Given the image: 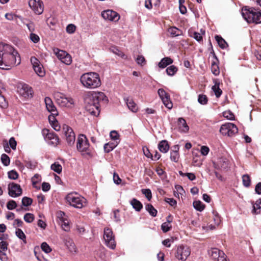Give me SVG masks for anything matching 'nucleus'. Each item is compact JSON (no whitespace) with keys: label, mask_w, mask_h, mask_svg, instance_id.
<instances>
[{"label":"nucleus","mask_w":261,"mask_h":261,"mask_svg":"<svg viewBox=\"0 0 261 261\" xmlns=\"http://www.w3.org/2000/svg\"><path fill=\"white\" fill-rule=\"evenodd\" d=\"M17 205L16 202L13 200H9L7 203V207L9 210L15 209Z\"/></svg>","instance_id":"51"},{"label":"nucleus","mask_w":261,"mask_h":261,"mask_svg":"<svg viewBox=\"0 0 261 261\" xmlns=\"http://www.w3.org/2000/svg\"><path fill=\"white\" fill-rule=\"evenodd\" d=\"M8 177L11 179H16L18 177V173L14 170H12L8 172Z\"/></svg>","instance_id":"50"},{"label":"nucleus","mask_w":261,"mask_h":261,"mask_svg":"<svg viewBox=\"0 0 261 261\" xmlns=\"http://www.w3.org/2000/svg\"><path fill=\"white\" fill-rule=\"evenodd\" d=\"M210 151V149L207 146H202L200 149L201 153L203 155H206Z\"/></svg>","instance_id":"62"},{"label":"nucleus","mask_w":261,"mask_h":261,"mask_svg":"<svg viewBox=\"0 0 261 261\" xmlns=\"http://www.w3.org/2000/svg\"><path fill=\"white\" fill-rule=\"evenodd\" d=\"M50 189V185L49 183L43 182L42 184V190L44 192H47Z\"/></svg>","instance_id":"63"},{"label":"nucleus","mask_w":261,"mask_h":261,"mask_svg":"<svg viewBox=\"0 0 261 261\" xmlns=\"http://www.w3.org/2000/svg\"><path fill=\"white\" fill-rule=\"evenodd\" d=\"M214 82L215 83V85L212 87V89L213 91L214 92L216 97L218 98L221 95V94L222 93V91L219 88V85H220L219 81L218 80H215L214 81Z\"/></svg>","instance_id":"23"},{"label":"nucleus","mask_w":261,"mask_h":261,"mask_svg":"<svg viewBox=\"0 0 261 261\" xmlns=\"http://www.w3.org/2000/svg\"><path fill=\"white\" fill-rule=\"evenodd\" d=\"M130 204L133 207L137 212H140L142 207L143 205L141 202L136 198H133L130 201Z\"/></svg>","instance_id":"25"},{"label":"nucleus","mask_w":261,"mask_h":261,"mask_svg":"<svg viewBox=\"0 0 261 261\" xmlns=\"http://www.w3.org/2000/svg\"><path fill=\"white\" fill-rule=\"evenodd\" d=\"M243 184L245 187H249L250 186L251 179L248 174H244L242 176Z\"/></svg>","instance_id":"37"},{"label":"nucleus","mask_w":261,"mask_h":261,"mask_svg":"<svg viewBox=\"0 0 261 261\" xmlns=\"http://www.w3.org/2000/svg\"><path fill=\"white\" fill-rule=\"evenodd\" d=\"M136 61L138 65H141V66L146 64V60L144 57L142 55L138 56L136 59Z\"/></svg>","instance_id":"48"},{"label":"nucleus","mask_w":261,"mask_h":261,"mask_svg":"<svg viewBox=\"0 0 261 261\" xmlns=\"http://www.w3.org/2000/svg\"><path fill=\"white\" fill-rule=\"evenodd\" d=\"M145 209L152 217H155L156 216L157 210L154 208L152 204H147L145 205Z\"/></svg>","instance_id":"30"},{"label":"nucleus","mask_w":261,"mask_h":261,"mask_svg":"<svg viewBox=\"0 0 261 261\" xmlns=\"http://www.w3.org/2000/svg\"><path fill=\"white\" fill-rule=\"evenodd\" d=\"M124 100L126 103L128 108L133 112H136L138 111V107L134 102L133 100L130 97H125Z\"/></svg>","instance_id":"20"},{"label":"nucleus","mask_w":261,"mask_h":261,"mask_svg":"<svg viewBox=\"0 0 261 261\" xmlns=\"http://www.w3.org/2000/svg\"><path fill=\"white\" fill-rule=\"evenodd\" d=\"M18 92L24 98L32 97L33 90L31 87L27 84H23L18 88Z\"/></svg>","instance_id":"16"},{"label":"nucleus","mask_w":261,"mask_h":261,"mask_svg":"<svg viewBox=\"0 0 261 261\" xmlns=\"http://www.w3.org/2000/svg\"><path fill=\"white\" fill-rule=\"evenodd\" d=\"M113 52L118 56L121 57L122 59H126L127 56L125 55L122 51L120 50L118 48L114 47L112 49Z\"/></svg>","instance_id":"47"},{"label":"nucleus","mask_w":261,"mask_h":261,"mask_svg":"<svg viewBox=\"0 0 261 261\" xmlns=\"http://www.w3.org/2000/svg\"><path fill=\"white\" fill-rule=\"evenodd\" d=\"M31 62L33 67L40 65L39 61L35 57H31Z\"/></svg>","instance_id":"64"},{"label":"nucleus","mask_w":261,"mask_h":261,"mask_svg":"<svg viewBox=\"0 0 261 261\" xmlns=\"http://www.w3.org/2000/svg\"><path fill=\"white\" fill-rule=\"evenodd\" d=\"M90 144L86 135L80 134L77 138L76 148L80 152H86L88 155L90 154L89 149Z\"/></svg>","instance_id":"7"},{"label":"nucleus","mask_w":261,"mask_h":261,"mask_svg":"<svg viewBox=\"0 0 261 261\" xmlns=\"http://www.w3.org/2000/svg\"><path fill=\"white\" fill-rule=\"evenodd\" d=\"M242 15L248 23H261V10L259 9L244 6L242 9Z\"/></svg>","instance_id":"4"},{"label":"nucleus","mask_w":261,"mask_h":261,"mask_svg":"<svg viewBox=\"0 0 261 261\" xmlns=\"http://www.w3.org/2000/svg\"><path fill=\"white\" fill-rule=\"evenodd\" d=\"M21 202L23 206H28L32 204L33 200L32 198L25 196L22 198Z\"/></svg>","instance_id":"43"},{"label":"nucleus","mask_w":261,"mask_h":261,"mask_svg":"<svg viewBox=\"0 0 261 261\" xmlns=\"http://www.w3.org/2000/svg\"><path fill=\"white\" fill-rule=\"evenodd\" d=\"M142 193L144 194L148 200L150 201L152 198L151 191L149 189H143L141 190Z\"/></svg>","instance_id":"46"},{"label":"nucleus","mask_w":261,"mask_h":261,"mask_svg":"<svg viewBox=\"0 0 261 261\" xmlns=\"http://www.w3.org/2000/svg\"><path fill=\"white\" fill-rule=\"evenodd\" d=\"M25 166L29 169H34L36 167V163L32 161H25Z\"/></svg>","instance_id":"57"},{"label":"nucleus","mask_w":261,"mask_h":261,"mask_svg":"<svg viewBox=\"0 0 261 261\" xmlns=\"http://www.w3.org/2000/svg\"><path fill=\"white\" fill-rule=\"evenodd\" d=\"M61 103L62 106H67L68 104L72 105L74 103L73 99L70 97H65L63 96L61 97Z\"/></svg>","instance_id":"31"},{"label":"nucleus","mask_w":261,"mask_h":261,"mask_svg":"<svg viewBox=\"0 0 261 261\" xmlns=\"http://www.w3.org/2000/svg\"><path fill=\"white\" fill-rule=\"evenodd\" d=\"M171 225L168 223L164 222L161 225V229L164 232H167L171 230Z\"/></svg>","instance_id":"56"},{"label":"nucleus","mask_w":261,"mask_h":261,"mask_svg":"<svg viewBox=\"0 0 261 261\" xmlns=\"http://www.w3.org/2000/svg\"><path fill=\"white\" fill-rule=\"evenodd\" d=\"M44 102L46 109L49 112L54 115H58L56 108L50 97H46L44 98Z\"/></svg>","instance_id":"17"},{"label":"nucleus","mask_w":261,"mask_h":261,"mask_svg":"<svg viewBox=\"0 0 261 261\" xmlns=\"http://www.w3.org/2000/svg\"><path fill=\"white\" fill-rule=\"evenodd\" d=\"M238 129L237 126L232 123H227L221 125L220 132L224 136L231 137L237 134Z\"/></svg>","instance_id":"8"},{"label":"nucleus","mask_w":261,"mask_h":261,"mask_svg":"<svg viewBox=\"0 0 261 261\" xmlns=\"http://www.w3.org/2000/svg\"><path fill=\"white\" fill-rule=\"evenodd\" d=\"M62 223L61 224V227L62 229L65 231H69L70 230V226L69 224V222L67 220L62 218Z\"/></svg>","instance_id":"44"},{"label":"nucleus","mask_w":261,"mask_h":261,"mask_svg":"<svg viewBox=\"0 0 261 261\" xmlns=\"http://www.w3.org/2000/svg\"><path fill=\"white\" fill-rule=\"evenodd\" d=\"M3 147L5 150V151L8 153H10L11 151V148L9 146L8 143V141H7V140L4 139L3 141Z\"/></svg>","instance_id":"58"},{"label":"nucleus","mask_w":261,"mask_h":261,"mask_svg":"<svg viewBox=\"0 0 261 261\" xmlns=\"http://www.w3.org/2000/svg\"><path fill=\"white\" fill-rule=\"evenodd\" d=\"M177 125L178 130L182 133H187L189 130V127L187 125L185 119L183 118H179L177 120Z\"/></svg>","instance_id":"18"},{"label":"nucleus","mask_w":261,"mask_h":261,"mask_svg":"<svg viewBox=\"0 0 261 261\" xmlns=\"http://www.w3.org/2000/svg\"><path fill=\"white\" fill-rule=\"evenodd\" d=\"M178 68L174 65H171L167 68L166 72L169 76H173L177 71Z\"/></svg>","instance_id":"32"},{"label":"nucleus","mask_w":261,"mask_h":261,"mask_svg":"<svg viewBox=\"0 0 261 261\" xmlns=\"http://www.w3.org/2000/svg\"><path fill=\"white\" fill-rule=\"evenodd\" d=\"M8 194L11 197H17L22 193V190L20 186L13 182H10L8 186Z\"/></svg>","instance_id":"11"},{"label":"nucleus","mask_w":261,"mask_h":261,"mask_svg":"<svg viewBox=\"0 0 261 261\" xmlns=\"http://www.w3.org/2000/svg\"><path fill=\"white\" fill-rule=\"evenodd\" d=\"M54 52L56 55L57 58L61 61L65 55L67 53L65 51L60 50L58 48L54 49Z\"/></svg>","instance_id":"39"},{"label":"nucleus","mask_w":261,"mask_h":261,"mask_svg":"<svg viewBox=\"0 0 261 261\" xmlns=\"http://www.w3.org/2000/svg\"><path fill=\"white\" fill-rule=\"evenodd\" d=\"M191 254V249L187 245H180L177 247L175 257L180 261H186Z\"/></svg>","instance_id":"6"},{"label":"nucleus","mask_w":261,"mask_h":261,"mask_svg":"<svg viewBox=\"0 0 261 261\" xmlns=\"http://www.w3.org/2000/svg\"><path fill=\"white\" fill-rule=\"evenodd\" d=\"M209 254L214 259H217L220 254H224V252L217 248H212L209 251Z\"/></svg>","instance_id":"26"},{"label":"nucleus","mask_w":261,"mask_h":261,"mask_svg":"<svg viewBox=\"0 0 261 261\" xmlns=\"http://www.w3.org/2000/svg\"><path fill=\"white\" fill-rule=\"evenodd\" d=\"M63 130L67 144L69 146L73 145L75 140V135L73 129L68 125H66L63 127Z\"/></svg>","instance_id":"13"},{"label":"nucleus","mask_w":261,"mask_h":261,"mask_svg":"<svg viewBox=\"0 0 261 261\" xmlns=\"http://www.w3.org/2000/svg\"><path fill=\"white\" fill-rule=\"evenodd\" d=\"M110 137L112 140L115 141L116 142L119 141V135L116 130H112L110 134ZM119 141H118L119 142Z\"/></svg>","instance_id":"49"},{"label":"nucleus","mask_w":261,"mask_h":261,"mask_svg":"<svg viewBox=\"0 0 261 261\" xmlns=\"http://www.w3.org/2000/svg\"><path fill=\"white\" fill-rule=\"evenodd\" d=\"M108 101L105 94L101 92L87 93L84 97L85 110L91 115L97 116L100 113L99 102Z\"/></svg>","instance_id":"2"},{"label":"nucleus","mask_w":261,"mask_h":261,"mask_svg":"<svg viewBox=\"0 0 261 261\" xmlns=\"http://www.w3.org/2000/svg\"><path fill=\"white\" fill-rule=\"evenodd\" d=\"M118 144V142L116 143H108L105 144L103 148L106 152L109 153L113 150Z\"/></svg>","instance_id":"29"},{"label":"nucleus","mask_w":261,"mask_h":261,"mask_svg":"<svg viewBox=\"0 0 261 261\" xmlns=\"http://www.w3.org/2000/svg\"><path fill=\"white\" fill-rule=\"evenodd\" d=\"M179 155L178 152L171 151L170 152V159L171 161L176 163L178 161Z\"/></svg>","instance_id":"52"},{"label":"nucleus","mask_w":261,"mask_h":261,"mask_svg":"<svg viewBox=\"0 0 261 261\" xmlns=\"http://www.w3.org/2000/svg\"><path fill=\"white\" fill-rule=\"evenodd\" d=\"M83 86L88 89H95L100 86L101 83L99 74L94 72L83 74L80 78Z\"/></svg>","instance_id":"3"},{"label":"nucleus","mask_w":261,"mask_h":261,"mask_svg":"<svg viewBox=\"0 0 261 261\" xmlns=\"http://www.w3.org/2000/svg\"><path fill=\"white\" fill-rule=\"evenodd\" d=\"M103 239L106 245L109 248L114 249L116 247L114 236L113 231L109 228H106L104 229Z\"/></svg>","instance_id":"9"},{"label":"nucleus","mask_w":261,"mask_h":261,"mask_svg":"<svg viewBox=\"0 0 261 261\" xmlns=\"http://www.w3.org/2000/svg\"><path fill=\"white\" fill-rule=\"evenodd\" d=\"M101 16L105 20L117 21L120 18V15L115 11L111 10L103 11L101 12Z\"/></svg>","instance_id":"14"},{"label":"nucleus","mask_w":261,"mask_h":261,"mask_svg":"<svg viewBox=\"0 0 261 261\" xmlns=\"http://www.w3.org/2000/svg\"><path fill=\"white\" fill-rule=\"evenodd\" d=\"M158 93L165 107L169 109H171L173 105L170 99L169 94L163 89H159Z\"/></svg>","instance_id":"15"},{"label":"nucleus","mask_w":261,"mask_h":261,"mask_svg":"<svg viewBox=\"0 0 261 261\" xmlns=\"http://www.w3.org/2000/svg\"><path fill=\"white\" fill-rule=\"evenodd\" d=\"M168 32L170 34L172 37L178 36L180 35L181 31L176 27H171L168 29Z\"/></svg>","instance_id":"36"},{"label":"nucleus","mask_w":261,"mask_h":261,"mask_svg":"<svg viewBox=\"0 0 261 261\" xmlns=\"http://www.w3.org/2000/svg\"><path fill=\"white\" fill-rule=\"evenodd\" d=\"M30 38L31 41L35 43H38L40 40V38L38 35L33 33L30 34Z\"/></svg>","instance_id":"59"},{"label":"nucleus","mask_w":261,"mask_h":261,"mask_svg":"<svg viewBox=\"0 0 261 261\" xmlns=\"http://www.w3.org/2000/svg\"><path fill=\"white\" fill-rule=\"evenodd\" d=\"M1 161L3 165L5 166H7L10 164V158L8 155L5 153H3L1 155Z\"/></svg>","instance_id":"41"},{"label":"nucleus","mask_w":261,"mask_h":261,"mask_svg":"<svg viewBox=\"0 0 261 261\" xmlns=\"http://www.w3.org/2000/svg\"><path fill=\"white\" fill-rule=\"evenodd\" d=\"M64 242L65 245L71 252H75L76 247L73 241L69 238L64 239Z\"/></svg>","instance_id":"24"},{"label":"nucleus","mask_w":261,"mask_h":261,"mask_svg":"<svg viewBox=\"0 0 261 261\" xmlns=\"http://www.w3.org/2000/svg\"><path fill=\"white\" fill-rule=\"evenodd\" d=\"M42 134L45 139L49 141L48 144L56 146L59 143V138L54 133H50L48 129L44 128L42 129Z\"/></svg>","instance_id":"10"},{"label":"nucleus","mask_w":261,"mask_h":261,"mask_svg":"<svg viewBox=\"0 0 261 261\" xmlns=\"http://www.w3.org/2000/svg\"><path fill=\"white\" fill-rule=\"evenodd\" d=\"M213 58L214 59V60L213 61V62H212L211 70H212V73L215 75H218L220 73L219 67V66L218 64L219 61H218V59L216 54L214 52V51H213Z\"/></svg>","instance_id":"19"},{"label":"nucleus","mask_w":261,"mask_h":261,"mask_svg":"<svg viewBox=\"0 0 261 261\" xmlns=\"http://www.w3.org/2000/svg\"><path fill=\"white\" fill-rule=\"evenodd\" d=\"M21 63L20 57L11 45L0 43V68L9 70Z\"/></svg>","instance_id":"1"},{"label":"nucleus","mask_w":261,"mask_h":261,"mask_svg":"<svg viewBox=\"0 0 261 261\" xmlns=\"http://www.w3.org/2000/svg\"><path fill=\"white\" fill-rule=\"evenodd\" d=\"M23 219L26 222L30 223L34 220L35 216L32 213H27L24 215Z\"/></svg>","instance_id":"40"},{"label":"nucleus","mask_w":261,"mask_h":261,"mask_svg":"<svg viewBox=\"0 0 261 261\" xmlns=\"http://www.w3.org/2000/svg\"><path fill=\"white\" fill-rule=\"evenodd\" d=\"M159 150L163 153H166L169 149V145L167 140H162L158 144Z\"/></svg>","instance_id":"22"},{"label":"nucleus","mask_w":261,"mask_h":261,"mask_svg":"<svg viewBox=\"0 0 261 261\" xmlns=\"http://www.w3.org/2000/svg\"><path fill=\"white\" fill-rule=\"evenodd\" d=\"M208 99L207 96L204 94H199L198 95V101L201 105H205L207 104Z\"/></svg>","instance_id":"42"},{"label":"nucleus","mask_w":261,"mask_h":261,"mask_svg":"<svg viewBox=\"0 0 261 261\" xmlns=\"http://www.w3.org/2000/svg\"><path fill=\"white\" fill-rule=\"evenodd\" d=\"M173 62V60L170 57H164L161 59L158 63V66L161 69L166 68L167 66L171 65Z\"/></svg>","instance_id":"21"},{"label":"nucleus","mask_w":261,"mask_h":261,"mask_svg":"<svg viewBox=\"0 0 261 261\" xmlns=\"http://www.w3.org/2000/svg\"><path fill=\"white\" fill-rule=\"evenodd\" d=\"M261 212V199L257 200L253 205L252 213L253 214H260Z\"/></svg>","instance_id":"28"},{"label":"nucleus","mask_w":261,"mask_h":261,"mask_svg":"<svg viewBox=\"0 0 261 261\" xmlns=\"http://www.w3.org/2000/svg\"><path fill=\"white\" fill-rule=\"evenodd\" d=\"M29 5L34 13L37 15L41 14L44 10V5L41 0H30Z\"/></svg>","instance_id":"12"},{"label":"nucleus","mask_w":261,"mask_h":261,"mask_svg":"<svg viewBox=\"0 0 261 261\" xmlns=\"http://www.w3.org/2000/svg\"><path fill=\"white\" fill-rule=\"evenodd\" d=\"M50 168L54 171L60 174L62 171V166L58 162H55L51 165Z\"/></svg>","instance_id":"35"},{"label":"nucleus","mask_w":261,"mask_h":261,"mask_svg":"<svg viewBox=\"0 0 261 261\" xmlns=\"http://www.w3.org/2000/svg\"><path fill=\"white\" fill-rule=\"evenodd\" d=\"M41 248V249L46 253H48L51 251V248L46 242H43L42 243Z\"/></svg>","instance_id":"54"},{"label":"nucleus","mask_w":261,"mask_h":261,"mask_svg":"<svg viewBox=\"0 0 261 261\" xmlns=\"http://www.w3.org/2000/svg\"><path fill=\"white\" fill-rule=\"evenodd\" d=\"M8 143L12 149L15 150L16 149L17 142L14 137L10 138Z\"/></svg>","instance_id":"53"},{"label":"nucleus","mask_w":261,"mask_h":261,"mask_svg":"<svg viewBox=\"0 0 261 261\" xmlns=\"http://www.w3.org/2000/svg\"><path fill=\"white\" fill-rule=\"evenodd\" d=\"M223 116L227 119L232 120L234 119V116L230 111H225L223 113Z\"/></svg>","instance_id":"55"},{"label":"nucleus","mask_w":261,"mask_h":261,"mask_svg":"<svg viewBox=\"0 0 261 261\" xmlns=\"http://www.w3.org/2000/svg\"><path fill=\"white\" fill-rule=\"evenodd\" d=\"M215 39L219 47L222 49H225L228 46L227 42L221 36L216 35Z\"/></svg>","instance_id":"27"},{"label":"nucleus","mask_w":261,"mask_h":261,"mask_svg":"<svg viewBox=\"0 0 261 261\" xmlns=\"http://www.w3.org/2000/svg\"><path fill=\"white\" fill-rule=\"evenodd\" d=\"M76 29V27L73 24H69L66 27V31L69 34L73 33Z\"/></svg>","instance_id":"60"},{"label":"nucleus","mask_w":261,"mask_h":261,"mask_svg":"<svg viewBox=\"0 0 261 261\" xmlns=\"http://www.w3.org/2000/svg\"><path fill=\"white\" fill-rule=\"evenodd\" d=\"M34 71L39 76H43L44 75L45 72L43 67L41 65L35 66L33 67Z\"/></svg>","instance_id":"38"},{"label":"nucleus","mask_w":261,"mask_h":261,"mask_svg":"<svg viewBox=\"0 0 261 261\" xmlns=\"http://www.w3.org/2000/svg\"><path fill=\"white\" fill-rule=\"evenodd\" d=\"M15 234L19 239L22 240L24 244L27 243L26 236L21 229L17 228Z\"/></svg>","instance_id":"34"},{"label":"nucleus","mask_w":261,"mask_h":261,"mask_svg":"<svg viewBox=\"0 0 261 261\" xmlns=\"http://www.w3.org/2000/svg\"><path fill=\"white\" fill-rule=\"evenodd\" d=\"M191 36L199 42L202 41L203 38L202 35L198 32H194L193 35Z\"/></svg>","instance_id":"61"},{"label":"nucleus","mask_w":261,"mask_h":261,"mask_svg":"<svg viewBox=\"0 0 261 261\" xmlns=\"http://www.w3.org/2000/svg\"><path fill=\"white\" fill-rule=\"evenodd\" d=\"M193 205L194 208L199 212L202 211L205 208V205L199 200L194 201Z\"/></svg>","instance_id":"33"},{"label":"nucleus","mask_w":261,"mask_h":261,"mask_svg":"<svg viewBox=\"0 0 261 261\" xmlns=\"http://www.w3.org/2000/svg\"><path fill=\"white\" fill-rule=\"evenodd\" d=\"M61 61L66 65H70L72 62L71 57L67 53Z\"/></svg>","instance_id":"45"},{"label":"nucleus","mask_w":261,"mask_h":261,"mask_svg":"<svg viewBox=\"0 0 261 261\" xmlns=\"http://www.w3.org/2000/svg\"><path fill=\"white\" fill-rule=\"evenodd\" d=\"M67 202L72 206L76 208H81L86 204V199L78 196L76 194L69 193L65 197Z\"/></svg>","instance_id":"5"}]
</instances>
